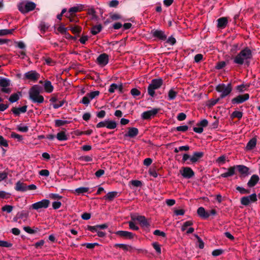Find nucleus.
<instances>
[{
  "label": "nucleus",
  "instance_id": "obj_1",
  "mask_svg": "<svg viewBox=\"0 0 260 260\" xmlns=\"http://www.w3.org/2000/svg\"><path fill=\"white\" fill-rule=\"evenodd\" d=\"M252 58V53L248 47H245L242 49L234 58V63L242 66L243 64L247 67L250 65V60Z\"/></svg>",
  "mask_w": 260,
  "mask_h": 260
},
{
  "label": "nucleus",
  "instance_id": "obj_2",
  "mask_svg": "<svg viewBox=\"0 0 260 260\" xmlns=\"http://www.w3.org/2000/svg\"><path fill=\"white\" fill-rule=\"evenodd\" d=\"M42 90V87L38 85H34L29 90V99L33 103L41 104L44 101V97L40 93Z\"/></svg>",
  "mask_w": 260,
  "mask_h": 260
},
{
  "label": "nucleus",
  "instance_id": "obj_3",
  "mask_svg": "<svg viewBox=\"0 0 260 260\" xmlns=\"http://www.w3.org/2000/svg\"><path fill=\"white\" fill-rule=\"evenodd\" d=\"M162 84L163 80L160 78L152 79L147 88L148 94L151 97H154L155 94V90L159 89Z\"/></svg>",
  "mask_w": 260,
  "mask_h": 260
},
{
  "label": "nucleus",
  "instance_id": "obj_4",
  "mask_svg": "<svg viewBox=\"0 0 260 260\" xmlns=\"http://www.w3.org/2000/svg\"><path fill=\"white\" fill-rule=\"evenodd\" d=\"M216 90L220 92V98L223 99L229 95L232 91V85L231 83H228L226 85L223 83L219 84L216 86Z\"/></svg>",
  "mask_w": 260,
  "mask_h": 260
},
{
  "label": "nucleus",
  "instance_id": "obj_5",
  "mask_svg": "<svg viewBox=\"0 0 260 260\" xmlns=\"http://www.w3.org/2000/svg\"><path fill=\"white\" fill-rule=\"evenodd\" d=\"M17 7L19 11L23 14H25L34 10L36 7V5L34 2H29L26 4L23 3H19Z\"/></svg>",
  "mask_w": 260,
  "mask_h": 260
},
{
  "label": "nucleus",
  "instance_id": "obj_6",
  "mask_svg": "<svg viewBox=\"0 0 260 260\" xmlns=\"http://www.w3.org/2000/svg\"><path fill=\"white\" fill-rule=\"evenodd\" d=\"M257 201V195L253 193L249 196H244L240 199V203L245 206H248L251 203H254Z\"/></svg>",
  "mask_w": 260,
  "mask_h": 260
},
{
  "label": "nucleus",
  "instance_id": "obj_7",
  "mask_svg": "<svg viewBox=\"0 0 260 260\" xmlns=\"http://www.w3.org/2000/svg\"><path fill=\"white\" fill-rule=\"evenodd\" d=\"M150 34L152 37L158 41H165L167 40V35L165 31L160 29H152Z\"/></svg>",
  "mask_w": 260,
  "mask_h": 260
},
{
  "label": "nucleus",
  "instance_id": "obj_8",
  "mask_svg": "<svg viewBox=\"0 0 260 260\" xmlns=\"http://www.w3.org/2000/svg\"><path fill=\"white\" fill-rule=\"evenodd\" d=\"M50 204V201L47 199H44L41 201L36 202L31 205V208L32 209L38 211L42 208H47L48 207Z\"/></svg>",
  "mask_w": 260,
  "mask_h": 260
},
{
  "label": "nucleus",
  "instance_id": "obj_9",
  "mask_svg": "<svg viewBox=\"0 0 260 260\" xmlns=\"http://www.w3.org/2000/svg\"><path fill=\"white\" fill-rule=\"evenodd\" d=\"M249 99V94L248 93H245L244 94H239L236 97L231 100V103L232 105H236L242 104Z\"/></svg>",
  "mask_w": 260,
  "mask_h": 260
},
{
  "label": "nucleus",
  "instance_id": "obj_10",
  "mask_svg": "<svg viewBox=\"0 0 260 260\" xmlns=\"http://www.w3.org/2000/svg\"><path fill=\"white\" fill-rule=\"evenodd\" d=\"M180 173L185 179H190L194 176V172L190 167H182L180 170Z\"/></svg>",
  "mask_w": 260,
  "mask_h": 260
},
{
  "label": "nucleus",
  "instance_id": "obj_11",
  "mask_svg": "<svg viewBox=\"0 0 260 260\" xmlns=\"http://www.w3.org/2000/svg\"><path fill=\"white\" fill-rule=\"evenodd\" d=\"M40 77V75L36 71L31 70L24 74L23 79L36 82L39 79Z\"/></svg>",
  "mask_w": 260,
  "mask_h": 260
},
{
  "label": "nucleus",
  "instance_id": "obj_12",
  "mask_svg": "<svg viewBox=\"0 0 260 260\" xmlns=\"http://www.w3.org/2000/svg\"><path fill=\"white\" fill-rule=\"evenodd\" d=\"M159 110V109L158 108H153L151 110L144 112L142 114L141 117L143 119H151V117H153L155 115H156L157 113L158 112Z\"/></svg>",
  "mask_w": 260,
  "mask_h": 260
},
{
  "label": "nucleus",
  "instance_id": "obj_13",
  "mask_svg": "<svg viewBox=\"0 0 260 260\" xmlns=\"http://www.w3.org/2000/svg\"><path fill=\"white\" fill-rule=\"evenodd\" d=\"M208 124V120L206 119H203L197 124L198 127H194L193 130L198 134H201L203 132V127L207 126Z\"/></svg>",
  "mask_w": 260,
  "mask_h": 260
},
{
  "label": "nucleus",
  "instance_id": "obj_14",
  "mask_svg": "<svg viewBox=\"0 0 260 260\" xmlns=\"http://www.w3.org/2000/svg\"><path fill=\"white\" fill-rule=\"evenodd\" d=\"M236 169L238 170V172L241 174V178L245 177L250 174V172H249V168L244 165H236Z\"/></svg>",
  "mask_w": 260,
  "mask_h": 260
},
{
  "label": "nucleus",
  "instance_id": "obj_15",
  "mask_svg": "<svg viewBox=\"0 0 260 260\" xmlns=\"http://www.w3.org/2000/svg\"><path fill=\"white\" fill-rule=\"evenodd\" d=\"M109 55L106 53L100 54L96 58V62L101 66H105L108 63Z\"/></svg>",
  "mask_w": 260,
  "mask_h": 260
},
{
  "label": "nucleus",
  "instance_id": "obj_16",
  "mask_svg": "<svg viewBox=\"0 0 260 260\" xmlns=\"http://www.w3.org/2000/svg\"><path fill=\"white\" fill-rule=\"evenodd\" d=\"M117 235L127 239H132L134 238L135 235L129 232L125 231H118L115 232Z\"/></svg>",
  "mask_w": 260,
  "mask_h": 260
},
{
  "label": "nucleus",
  "instance_id": "obj_17",
  "mask_svg": "<svg viewBox=\"0 0 260 260\" xmlns=\"http://www.w3.org/2000/svg\"><path fill=\"white\" fill-rule=\"evenodd\" d=\"M259 181V176L257 175L253 174L251 176L250 179L248 180L247 185L248 187L252 188L255 186Z\"/></svg>",
  "mask_w": 260,
  "mask_h": 260
},
{
  "label": "nucleus",
  "instance_id": "obj_18",
  "mask_svg": "<svg viewBox=\"0 0 260 260\" xmlns=\"http://www.w3.org/2000/svg\"><path fill=\"white\" fill-rule=\"evenodd\" d=\"M14 189L19 192H25L27 191V185L23 182L18 181L15 183Z\"/></svg>",
  "mask_w": 260,
  "mask_h": 260
},
{
  "label": "nucleus",
  "instance_id": "obj_19",
  "mask_svg": "<svg viewBox=\"0 0 260 260\" xmlns=\"http://www.w3.org/2000/svg\"><path fill=\"white\" fill-rule=\"evenodd\" d=\"M236 165L231 167L228 169V172L221 174L219 177L228 178L233 176L236 173Z\"/></svg>",
  "mask_w": 260,
  "mask_h": 260
},
{
  "label": "nucleus",
  "instance_id": "obj_20",
  "mask_svg": "<svg viewBox=\"0 0 260 260\" xmlns=\"http://www.w3.org/2000/svg\"><path fill=\"white\" fill-rule=\"evenodd\" d=\"M139 134V130L136 127H128V132L124 135V137L129 138H134Z\"/></svg>",
  "mask_w": 260,
  "mask_h": 260
},
{
  "label": "nucleus",
  "instance_id": "obj_21",
  "mask_svg": "<svg viewBox=\"0 0 260 260\" xmlns=\"http://www.w3.org/2000/svg\"><path fill=\"white\" fill-rule=\"evenodd\" d=\"M27 106L26 105H24L20 108L13 107L11 109V111L15 116H19L21 113H25L27 111Z\"/></svg>",
  "mask_w": 260,
  "mask_h": 260
},
{
  "label": "nucleus",
  "instance_id": "obj_22",
  "mask_svg": "<svg viewBox=\"0 0 260 260\" xmlns=\"http://www.w3.org/2000/svg\"><path fill=\"white\" fill-rule=\"evenodd\" d=\"M134 219L139 221L142 227L148 228L150 225V224L148 222L147 219L144 216H138Z\"/></svg>",
  "mask_w": 260,
  "mask_h": 260
},
{
  "label": "nucleus",
  "instance_id": "obj_23",
  "mask_svg": "<svg viewBox=\"0 0 260 260\" xmlns=\"http://www.w3.org/2000/svg\"><path fill=\"white\" fill-rule=\"evenodd\" d=\"M204 152L196 151L193 153L192 155L190 158V160L192 163H195L199 160V159L204 156Z\"/></svg>",
  "mask_w": 260,
  "mask_h": 260
},
{
  "label": "nucleus",
  "instance_id": "obj_24",
  "mask_svg": "<svg viewBox=\"0 0 260 260\" xmlns=\"http://www.w3.org/2000/svg\"><path fill=\"white\" fill-rule=\"evenodd\" d=\"M217 27L219 28H224L226 27L228 20L226 17H222L218 18L217 20Z\"/></svg>",
  "mask_w": 260,
  "mask_h": 260
},
{
  "label": "nucleus",
  "instance_id": "obj_25",
  "mask_svg": "<svg viewBox=\"0 0 260 260\" xmlns=\"http://www.w3.org/2000/svg\"><path fill=\"white\" fill-rule=\"evenodd\" d=\"M197 213L200 217L204 219H207L210 216L209 212H206L203 207H200L198 209Z\"/></svg>",
  "mask_w": 260,
  "mask_h": 260
},
{
  "label": "nucleus",
  "instance_id": "obj_26",
  "mask_svg": "<svg viewBox=\"0 0 260 260\" xmlns=\"http://www.w3.org/2000/svg\"><path fill=\"white\" fill-rule=\"evenodd\" d=\"M79 8L78 7H73L69 9L68 13H67L64 15V16L68 18L70 20V22L73 21V18H71L70 16L72 14L76 13L77 12L80 11Z\"/></svg>",
  "mask_w": 260,
  "mask_h": 260
},
{
  "label": "nucleus",
  "instance_id": "obj_27",
  "mask_svg": "<svg viewBox=\"0 0 260 260\" xmlns=\"http://www.w3.org/2000/svg\"><path fill=\"white\" fill-rule=\"evenodd\" d=\"M257 140L255 138H252L247 143L245 149L246 150H252L256 145Z\"/></svg>",
  "mask_w": 260,
  "mask_h": 260
},
{
  "label": "nucleus",
  "instance_id": "obj_28",
  "mask_svg": "<svg viewBox=\"0 0 260 260\" xmlns=\"http://www.w3.org/2000/svg\"><path fill=\"white\" fill-rule=\"evenodd\" d=\"M118 192L117 191L109 192L103 199L108 201H112L115 198L118 196Z\"/></svg>",
  "mask_w": 260,
  "mask_h": 260
},
{
  "label": "nucleus",
  "instance_id": "obj_29",
  "mask_svg": "<svg viewBox=\"0 0 260 260\" xmlns=\"http://www.w3.org/2000/svg\"><path fill=\"white\" fill-rule=\"evenodd\" d=\"M21 96V92L18 91L17 93L12 94L9 98V101L10 103H13L18 101Z\"/></svg>",
  "mask_w": 260,
  "mask_h": 260
},
{
  "label": "nucleus",
  "instance_id": "obj_30",
  "mask_svg": "<svg viewBox=\"0 0 260 260\" xmlns=\"http://www.w3.org/2000/svg\"><path fill=\"white\" fill-rule=\"evenodd\" d=\"M50 27V25L48 23L45 22L44 21H41L39 24V28L41 33H45Z\"/></svg>",
  "mask_w": 260,
  "mask_h": 260
},
{
  "label": "nucleus",
  "instance_id": "obj_31",
  "mask_svg": "<svg viewBox=\"0 0 260 260\" xmlns=\"http://www.w3.org/2000/svg\"><path fill=\"white\" fill-rule=\"evenodd\" d=\"M28 211L26 210H22L21 212L17 213L18 217L19 218V219H22L24 221L27 220V218L28 216Z\"/></svg>",
  "mask_w": 260,
  "mask_h": 260
},
{
  "label": "nucleus",
  "instance_id": "obj_32",
  "mask_svg": "<svg viewBox=\"0 0 260 260\" xmlns=\"http://www.w3.org/2000/svg\"><path fill=\"white\" fill-rule=\"evenodd\" d=\"M44 86L45 91L48 93H50L53 90V86L50 81H45Z\"/></svg>",
  "mask_w": 260,
  "mask_h": 260
},
{
  "label": "nucleus",
  "instance_id": "obj_33",
  "mask_svg": "<svg viewBox=\"0 0 260 260\" xmlns=\"http://www.w3.org/2000/svg\"><path fill=\"white\" fill-rule=\"evenodd\" d=\"M56 138L58 140L60 141H66L68 139V137L64 131H61L58 133L56 135Z\"/></svg>",
  "mask_w": 260,
  "mask_h": 260
},
{
  "label": "nucleus",
  "instance_id": "obj_34",
  "mask_svg": "<svg viewBox=\"0 0 260 260\" xmlns=\"http://www.w3.org/2000/svg\"><path fill=\"white\" fill-rule=\"evenodd\" d=\"M178 94V92L174 90V88H171L168 92L169 101H172L175 99Z\"/></svg>",
  "mask_w": 260,
  "mask_h": 260
},
{
  "label": "nucleus",
  "instance_id": "obj_35",
  "mask_svg": "<svg viewBox=\"0 0 260 260\" xmlns=\"http://www.w3.org/2000/svg\"><path fill=\"white\" fill-rule=\"evenodd\" d=\"M23 229L25 232L30 234H34L39 231V229L36 227H34L33 229H32L30 226H24Z\"/></svg>",
  "mask_w": 260,
  "mask_h": 260
},
{
  "label": "nucleus",
  "instance_id": "obj_36",
  "mask_svg": "<svg viewBox=\"0 0 260 260\" xmlns=\"http://www.w3.org/2000/svg\"><path fill=\"white\" fill-rule=\"evenodd\" d=\"M102 29V26L101 24H99L93 26L91 29V33L93 35H96L99 33Z\"/></svg>",
  "mask_w": 260,
  "mask_h": 260
},
{
  "label": "nucleus",
  "instance_id": "obj_37",
  "mask_svg": "<svg viewBox=\"0 0 260 260\" xmlns=\"http://www.w3.org/2000/svg\"><path fill=\"white\" fill-rule=\"evenodd\" d=\"M10 85V80L5 78H0V86L3 87H7Z\"/></svg>",
  "mask_w": 260,
  "mask_h": 260
},
{
  "label": "nucleus",
  "instance_id": "obj_38",
  "mask_svg": "<svg viewBox=\"0 0 260 260\" xmlns=\"http://www.w3.org/2000/svg\"><path fill=\"white\" fill-rule=\"evenodd\" d=\"M114 247L121 248L125 251H131L132 249H133V247L131 245L117 243L114 245Z\"/></svg>",
  "mask_w": 260,
  "mask_h": 260
},
{
  "label": "nucleus",
  "instance_id": "obj_39",
  "mask_svg": "<svg viewBox=\"0 0 260 260\" xmlns=\"http://www.w3.org/2000/svg\"><path fill=\"white\" fill-rule=\"evenodd\" d=\"M117 123L116 121L113 120H107L106 127L108 129H114L117 126Z\"/></svg>",
  "mask_w": 260,
  "mask_h": 260
},
{
  "label": "nucleus",
  "instance_id": "obj_40",
  "mask_svg": "<svg viewBox=\"0 0 260 260\" xmlns=\"http://www.w3.org/2000/svg\"><path fill=\"white\" fill-rule=\"evenodd\" d=\"M55 127H60L70 123V121L68 120H62L60 119H56L54 121Z\"/></svg>",
  "mask_w": 260,
  "mask_h": 260
},
{
  "label": "nucleus",
  "instance_id": "obj_41",
  "mask_svg": "<svg viewBox=\"0 0 260 260\" xmlns=\"http://www.w3.org/2000/svg\"><path fill=\"white\" fill-rule=\"evenodd\" d=\"M110 18L113 20H122L123 21H125V19H123L122 16L118 13H110Z\"/></svg>",
  "mask_w": 260,
  "mask_h": 260
},
{
  "label": "nucleus",
  "instance_id": "obj_42",
  "mask_svg": "<svg viewBox=\"0 0 260 260\" xmlns=\"http://www.w3.org/2000/svg\"><path fill=\"white\" fill-rule=\"evenodd\" d=\"M236 189L241 194H246L250 193V190L246 189L243 187L237 186Z\"/></svg>",
  "mask_w": 260,
  "mask_h": 260
},
{
  "label": "nucleus",
  "instance_id": "obj_43",
  "mask_svg": "<svg viewBox=\"0 0 260 260\" xmlns=\"http://www.w3.org/2000/svg\"><path fill=\"white\" fill-rule=\"evenodd\" d=\"M249 87V84H241L236 86V89L240 92H242Z\"/></svg>",
  "mask_w": 260,
  "mask_h": 260
},
{
  "label": "nucleus",
  "instance_id": "obj_44",
  "mask_svg": "<svg viewBox=\"0 0 260 260\" xmlns=\"http://www.w3.org/2000/svg\"><path fill=\"white\" fill-rule=\"evenodd\" d=\"M15 29H0V36H6L7 35L12 34L13 32L14 31Z\"/></svg>",
  "mask_w": 260,
  "mask_h": 260
},
{
  "label": "nucleus",
  "instance_id": "obj_45",
  "mask_svg": "<svg viewBox=\"0 0 260 260\" xmlns=\"http://www.w3.org/2000/svg\"><path fill=\"white\" fill-rule=\"evenodd\" d=\"M81 30L82 27L77 25H75L74 26V28L71 29L72 32L73 34L77 35L78 36H79L81 32Z\"/></svg>",
  "mask_w": 260,
  "mask_h": 260
},
{
  "label": "nucleus",
  "instance_id": "obj_46",
  "mask_svg": "<svg viewBox=\"0 0 260 260\" xmlns=\"http://www.w3.org/2000/svg\"><path fill=\"white\" fill-rule=\"evenodd\" d=\"M220 99H221V98H220V97H219L218 98L216 99H210V100H209L208 101V103L207 104V106L208 107H213V106H214L215 104H216L220 100Z\"/></svg>",
  "mask_w": 260,
  "mask_h": 260
},
{
  "label": "nucleus",
  "instance_id": "obj_47",
  "mask_svg": "<svg viewBox=\"0 0 260 260\" xmlns=\"http://www.w3.org/2000/svg\"><path fill=\"white\" fill-rule=\"evenodd\" d=\"M231 116L233 118H237L240 119L243 116V113L240 111H235L232 113Z\"/></svg>",
  "mask_w": 260,
  "mask_h": 260
},
{
  "label": "nucleus",
  "instance_id": "obj_48",
  "mask_svg": "<svg viewBox=\"0 0 260 260\" xmlns=\"http://www.w3.org/2000/svg\"><path fill=\"white\" fill-rule=\"evenodd\" d=\"M88 190L89 188L88 187H80L76 188L75 189V191L78 194H80L83 193L87 192L88 191Z\"/></svg>",
  "mask_w": 260,
  "mask_h": 260
},
{
  "label": "nucleus",
  "instance_id": "obj_49",
  "mask_svg": "<svg viewBox=\"0 0 260 260\" xmlns=\"http://www.w3.org/2000/svg\"><path fill=\"white\" fill-rule=\"evenodd\" d=\"M176 43V40L175 38H174L172 36L169 37L168 39L167 38V40H166V42L165 44H170L171 46L174 45Z\"/></svg>",
  "mask_w": 260,
  "mask_h": 260
},
{
  "label": "nucleus",
  "instance_id": "obj_50",
  "mask_svg": "<svg viewBox=\"0 0 260 260\" xmlns=\"http://www.w3.org/2000/svg\"><path fill=\"white\" fill-rule=\"evenodd\" d=\"M11 138L16 139L19 142H20L23 140L22 136L17 134L15 132H12L11 133Z\"/></svg>",
  "mask_w": 260,
  "mask_h": 260
},
{
  "label": "nucleus",
  "instance_id": "obj_51",
  "mask_svg": "<svg viewBox=\"0 0 260 260\" xmlns=\"http://www.w3.org/2000/svg\"><path fill=\"white\" fill-rule=\"evenodd\" d=\"M13 209V206L11 205H6L2 208L3 211H6L8 213H11Z\"/></svg>",
  "mask_w": 260,
  "mask_h": 260
},
{
  "label": "nucleus",
  "instance_id": "obj_52",
  "mask_svg": "<svg viewBox=\"0 0 260 260\" xmlns=\"http://www.w3.org/2000/svg\"><path fill=\"white\" fill-rule=\"evenodd\" d=\"M0 146L5 147H8L9 146L8 141L1 135H0Z\"/></svg>",
  "mask_w": 260,
  "mask_h": 260
},
{
  "label": "nucleus",
  "instance_id": "obj_53",
  "mask_svg": "<svg viewBox=\"0 0 260 260\" xmlns=\"http://www.w3.org/2000/svg\"><path fill=\"white\" fill-rule=\"evenodd\" d=\"M188 129V126L187 125H181L176 127V128H174V129H176L177 131L178 132H185L186 131H187Z\"/></svg>",
  "mask_w": 260,
  "mask_h": 260
},
{
  "label": "nucleus",
  "instance_id": "obj_54",
  "mask_svg": "<svg viewBox=\"0 0 260 260\" xmlns=\"http://www.w3.org/2000/svg\"><path fill=\"white\" fill-rule=\"evenodd\" d=\"M100 94L99 91H92L90 93H87V95L89 96L90 100H92L95 98L96 96H98Z\"/></svg>",
  "mask_w": 260,
  "mask_h": 260
},
{
  "label": "nucleus",
  "instance_id": "obj_55",
  "mask_svg": "<svg viewBox=\"0 0 260 260\" xmlns=\"http://www.w3.org/2000/svg\"><path fill=\"white\" fill-rule=\"evenodd\" d=\"M90 98L87 95V94H86V96L83 97L82 100L80 101V103H82L87 106L90 103Z\"/></svg>",
  "mask_w": 260,
  "mask_h": 260
},
{
  "label": "nucleus",
  "instance_id": "obj_56",
  "mask_svg": "<svg viewBox=\"0 0 260 260\" xmlns=\"http://www.w3.org/2000/svg\"><path fill=\"white\" fill-rule=\"evenodd\" d=\"M153 234L155 236H158L163 238H166V234L159 230H156L153 232Z\"/></svg>",
  "mask_w": 260,
  "mask_h": 260
},
{
  "label": "nucleus",
  "instance_id": "obj_57",
  "mask_svg": "<svg viewBox=\"0 0 260 260\" xmlns=\"http://www.w3.org/2000/svg\"><path fill=\"white\" fill-rule=\"evenodd\" d=\"M193 224V222L192 221H185L183 225L181 227V230L182 231H184L185 230H186V228L188 227V226H191Z\"/></svg>",
  "mask_w": 260,
  "mask_h": 260
},
{
  "label": "nucleus",
  "instance_id": "obj_58",
  "mask_svg": "<svg viewBox=\"0 0 260 260\" xmlns=\"http://www.w3.org/2000/svg\"><path fill=\"white\" fill-rule=\"evenodd\" d=\"M57 30L60 33L64 35L67 31L68 28L65 27L64 26V25L62 23H61L60 24V26L58 27Z\"/></svg>",
  "mask_w": 260,
  "mask_h": 260
},
{
  "label": "nucleus",
  "instance_id": "obj_59",
  "mask_svg": "<svg viewBox=\"0 0 260 260\" xmlns=\"http://www.w3.org/2000/svg\"><path fill=\"white\" fill-rule=\"evenodd\" d=\"M80 160L82 161H84L85 162H90L92 161V156H82L80 157Z\"/></svg>",
  "mask_w": 260,
  "mask_h": 260
},
{
  "label": "nucleus",
  "instance_id": "obj_60",
  "mask_svg": "<svg viewBox=\"0 0 260 260\" xmlns=\"http://www.w3.org/2000/svg\"><path fill=\"white\" fill-rule=\"evenodd\" d=\"M0 246L3 247H11L12 244L6 241L0 240Z\"/></svg>",
  "mask_w": 260,
  "mask_h": 260
},
{
  "label": "nucleus",
  "instance_id": "obj_61",
  "mask_svg": "<svg viewBox=\"0 0 260 260\" xmlns=\"http://www.w3.org/2000/svg\"><path fill=\"white\" fill-rule=\"evenodd\" d=\"M131 93L134 97L138 96L141 94V92L137 88H132L131 90Z\"/></svg>",
  "mask_w": 260,
  "mask_h": 260
},
{
  "label": "nucleus",
  "instance_id": "obj_62",
  "mask_svg": "<svg viewBox=\"0 0 260 260\" xmlns=\"http://www.w3.org/2000/svg\"><path fill=\"white\" fill-rule=\"evenodd\" d=\"M239 50V44L238 43L234 44L231 46L230 52L231 53L235 54Z\"/></svg>",
  "mask_w": 260,
  "mask_h": 260
},
{
  "label": "nucleus",
  "instance_id": "obj_63",
  "mask_svg": "<svg viewBox=\"0 0 260 260\" xmlns=\"http://www.w3.org/2000/svg\"><path fill=\"white\" fill-rule=\"evenodd\" d=\"M225 65L226 63L224 61L218 62L215 66V69L217 70L222 69Z\"/></svg>",
  "mask_w": 260,
  "mask_h": 260
},
{
  "label": "nucleus",
  "instance_id": "obj_64",
  "mask_svg": "<svg viewBox=\"0 0 260 260\" xmlns=\"http://www.w3.org/2000/svg\"><path fill=\"white\" fill-rule=\"evenodd\" d=\"M118 85L116 83H112L110 86V87L108 89V91L110 93H114L115 90L117 89Z\"/></svg>",
  "mask_w": 260,
  "mask_h": 260
}]
</instances>
